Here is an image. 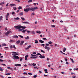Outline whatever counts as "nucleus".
<instances>
[{
	"label": "nucleus",
	"mask_w": 78,
	"mask_h": 78,
	"mask_svg": "<svg viewBox=\"0 0 78 78\" xmlns=\"http://www.w3.org/2000/svg\"><path fill=\"white\" fill-rule=\"evenodd\" d=\"M4 61V60L0 59V62H3Z\"/></svg>",
	"instance_id": "nucleus-49"
},
{
	"label": "nucleus",
	"mask_w": 78,
	"mask_h": 78,
	"mask_svg": "<svg viewBox=\"0 0 78 78\" xmlns=\"http://www.w3.org/2000/svg\"><path fill=\"white\" fill-rule=\"evenodd\" d=\"M15 1H16V2H20V1L19 0H14Z\"/></svg>",
	"instance_id": "nucleus-56"
},
{
	"label": "nucleus",
	"mask_w": 78,
	"mask_h": 78,
	"mask_svg": "<svg viewBox=\"0 0 78 78\" xmlns=\"http://www.w3.org/2000/svg\"><path fill=\"white\" fill-rule=\"evenodd\" d=\"M37 41V40H36L35 41V44H37L38 42V41Z\"/></svg>",
	"instance_id": "nucleus-19"
},
{
	"label": "nucleus",
	"mask_w": 78,
	"mask_h": 78,
	"mask_svg": "<svg viewBox=\"0 0 78 78\" xmlns=\"http://www.w3.org/2000/svg\"><path fill=\"white\" fill-rule=\"evenodd\" d=\"M41 47H44L45 46V44H43L41 45Z\"/></svg>",
	"instance_id": "nucleus-37"
},
{
	"label": "nucleus",
	"mask_w": 78,
	"mask_h": 78,
	"mask_svg": "<svg viewBox=\"0 0 78 78\" xmlns=\"http://www.w3.org/2000/svg\"><path fill=\"white\" fill-rule=\"evenodd\" d=\"M32 33L33 34H35V32L34 31H32Z\"/></svg>",
	"instance_id": "nucleus-46"
},
{
	"label": "nucleus",
	"mask_w": 78,
	"mask_h": 78,
	"mask_svg": "<svg viewBox=\"0 0 78 78\" xmlns=\"http://www.w3.org/2000/svg\"><path fill=\"white\" fill-rule=\"evenodd\" d=\"M0 70L1 71V72H3V69L2 68V67L0 68Z\"/></svg>",
	"instance_id": "nucleus-38"
},
{
	"label": "nucleus",
	"mask_w": 78,
	"mask_h": 78,
	"mask_svg": "<svg viewBox=\"0 0 78 78\" xmlns=\"http://www.w3.org/2000/svg\"><path fill=\"white\" fill-rule=\"evenodd\" d=\"M20 42V41H17V42H16V43L17 44H19V43Z\"/></svg>",
	"instance_id": "nucleus-20"
},
{
	"label": "nucleus",
	"mask_w": 78,
	"mask_h": 78,
	"mask_svg": "<svg viewBox=\"0 0 78 78\" xmlns=\"http://www.w3.org/2000/svg\"><path fill=\"white\" fill-rule=\"evenodd\" d=\"M13 48H15V49H16V46H15V45H13Z\"/></svg>",
	"instance_id": "nucleus-42"
},
{
	"label": "nucleus",
	"mask_w": 78,
	"mask_h": 78,
	"mask_svg": "<svg viewBox=\"0 0 78 78\" xmlns=\"http://www.w3.org/2000/svg\"><path fill=\"white\" fill-rule=\"evenodd\" d=\"M12 54H13V55H16L17 54V53L16 52H12Z\"/></svg>",
	"instance_id": "nucleus-16"
},
{
	"label": "nucleus",
	"mask_w": 78,
	"mask_h": 78,
	"mask_svg": "<svg viewBox=\"0 0 78 78\" xmlns=\"http://www.w3.org/2000/svg\"><path fill=\"white\" fill-rule=\"evenodd\" d=\"M8 5H9V4H7L6 5V6H8Z\"/></svg>",
	"instance_id": "nucleus-64"
},
{
	"label": "nucleus",
	"mask_w": 78,
	"mask_h": 78,
	"mask_svg": "<svg viewBox=\"0 0 78 78\" xmlns=\"http://www.w3.org/2000/svg\"><path fill=\"white\" fill-rule=\"evenodd\" d=\"M28 57V55H27L25 56V60H27V58Z\"/></svg>",
	"instance_id": "nucleus-11"
},
{
	"label": "nucleus",
	"mask_w": 78,
	"mask_h": 78,
	"mask_svg": "<svg viewBox=\"0 0 78 78\" xmlns=\"http://www.w3.org/2000/svg\"><path fill=\"white\" fill-rule=\"evenodd\" d=\"M30 47H31V45H30L28 46V47H27V48H26V49L28 50V49H29L30 48Z\"/></svg>",
	"instance_id": "nucleus-12"
},
{
	"label": "nucleus",
	"mask_w": 78,
	"mask_h": 78,
	"mask_svg": "<svg viewBox=\"0 0 78 78\" xmlns=\"http://www.w3.org/2000/svg\"><path fill=\"white\" fill-rule=\"evenodd\" d=\"M20 37H21V38H23V36L21 35H18Z\"/></svg>",
	"instance_id": "nucleus-26"
},
{
	"label": "nucleus",
	"mask_w": 78,
	"mask_h": 78,
	"mask_svg": "<svg viewBox=\"0 0 78 78\" xmlns=\"http://www.w3.org/2000/svg\"><path fill=\"white\" fill-rule=\"evenodd\" d=\"M28 75H33V74L31 73H28Z\"/></svg>",
	"instance_id": "nucleus-47"
},
{
	"label": "nucleus",
	"mask_w": 78,
	"mask_h": 78,
	"mask_svg": "<svg viewBox=\"0 0 78 78\" xmlns=\"http://www.w3.org/2000/svg\"><path fill=\"white\" fill-rule=\"evenodd\" d=\"M70 59H71L72 62H73V59L70 58Z\"/></svg>",
	"instance_id": "nucleus-58"
},
{
	"label": "nucleus",
	"mask_w": 78,
	"mask_h": 78,
	"mask_svg": "<svg viewBox=\"0 0 78 78\" xmlns=\"http://www.w3.org/2000/svg\"><path fill=\"white\" fill-rule=\"evenodd\" d=\"M39 42H41V43H44V41L41 40H40L39 41Z\"/></svg>",
	"instance_id": "nucleus-15"
},
{
	"label": "nucleus",
	"mask_w": 78,
	"mask_h": 78,
	"mask_svg": "<svg viewBox=\"0 0 78 78\" xmlns=\"http://www.w3.org/2000/svg\"><path fill=\"white\" fill-rule=\"evenodd\" d=\"M10 74H11V73H6L5 74V75H10Z\"/></svg>",
	"instance_id": "nucleus-33"
},
{
	"label": "nucleus",
	"mask_w": 78,
	"mask_h": 78,
	"mask_svg": "<svg viewBox=\"0 0 78 78\" xmlns=\"http://www.w3.org/2000/svg\"><path fill=\"white\" fill-rule=\"evenodd\" d=\"M19 19H20V18L19 17L14 18L15 20H19Z\"/></svg>",
	"instance_id": "nucleus-24"
},
{
	"label": "nucleus",
	"mask_w": 78,
	"mask_h": 78,
	"mask_svg": "<svg viewBox=\"0 0 78 78\" xmlns=\"http://www.w3.org/2000/svg\"><path fill=\"white\" fill-rule=\"evenodd\" d=\"M23 23H28V22H23Z\"/></svg>",
	"instance_id": "nucleus-44"
},
{
	"label": "nucleus",
	"mask_w": 78,
	"mask_h": 78,
	"mask_svg": "<svg viewBox=\"0 0 78 78\" xmlns=\"http://www.w3.org/2000/svg\"><path fill=\"white\" fill-rule=\"evenodd\" d=\"M23 75H27L28 74H27V73L26 72H24L23 73Z\"/></svg>",
	"instance_id": "nucleus-45"
},
{
	"label": "nucleus",
	"mask_w": 78,
	"mask_h": 78,
	"mask_svg": "<svg viewBox=\"0 0 78 78\" xmlns=\"http://www.w3.org/2000/svg\"><path fill=\"white\" fill-rule=\"evenodd\" d=\"M22 9V8L21 7H20V6H19V7H18V9Z\"/></svg>",
	"instance_id": "nucleus-29"
},
{
	"label": "nucleus",
	"mask_w": 78,
	"mask_h": 78,
	"mask_svg": "<svg viewBox=\"0 0 78 78\" xmlns=\"http://www.w3.org/2000/svg\"><path fill=\"white\" fill-rule=\"evenodd\" d=\"M41 52H42V53H45V52L44 51H43V50L41 49Z\"/></svg>",
	"instance_id": "nucleus-40"
},
{
	"label": "nucleus",
	"mask_w": 78,
	"mask_h": 78,
	"mask_svg": "<svg viewBox=\"0 0 78 78\" xmlns=\"http://www.w3.org/2000/svg\"><path fill=\"white\" fill-rule=\"evenodd\" d=\"M10 42H16V41L14 40H10L9 41Z\"/></svg>",
	"instance_id": "nucleus-18"
},
{
	"label": "nucleus",
	"mask_w": 78,
	"mask_h": 78,
	"mask_svg": "<svg viewBox=\"0 0 78 78\" xmlns=\"http://www.w3.org/2000/svg\"><path fill=\"white\" fill-rule=\"evenodd\" d=\"M32 16H34L35 14H34V12L32 13Z\"/></svg>",
	"instance_id": "nucleus-51"
},
{
	"label": "nucleus",
	"mask_w": 78,
	"mask_h": 78,
	"mask_svg": "<svg viewBox=\"0 0 78 78\" xmlns=\"http://www.w3.org/2000/svg\"><path fill=\"white\" fill-rule=\"evenodd\" d=\"M49 44H52V42L51 41H49L48 42Z\"/></svg>",
	"instance_id": "nucleus-39"
},
{
	"label": "nucleus",
	"mask_w": 78,
	"mask_h": 78,
	"mask_svg": "<svg viewBox=\"0 0 78 78\" xmlns=\"http://www.w3.org/2000/svg\"><path fill=\"white\" fill-rule=\"evenodd\" d=\"M23 43H24V41H21L20 43V45H23Z\"/></svg>",
	"instance_id": "nucleus-10"
},
{
	"label": "nucleus",
	"mask_w": 78,
	"mask_h": 78,
	"mask_svg": "<svg viewBox=\"0 0 78 78\" xmlns=\"http://www.w3.org/2000/svg\"><path fill=\"white\" fill-rule=\"evenodd\" d=\"M32 54H36V52H34L32 53Z\"/></svg>",
	"instance_id": "nucleus-59"
},
{
	"label": "nucleus",
	"mask_w": 78,
	"mask_h": 78,
	"mask_svg": "<svg viewBox=\"0 0 78 78\" xmlns=\"http://www.w3.org/2000/svg\"><path fill=\"white\" fill-rule=\"evenodd\" d=\"M21 65L20 64H16L15 65V66L16 67H19L20 66H21Z\"/></svg>",
	"instance_id": "nucleus-7"
},
{
	"label": "nucleus",
	"mask_w": 78,
	"mask_h": 78,
	"mask_svg": "<svg viewBox=\"0 0 78 78\" xmlns=\"http://www.w3.org/2000/svg\"><path fill=\"white\" fill-rule=\"evenodd\" d=\"M30 2H33L32 0H29L28 1V3H30Z\"/></svg>",
	"instance_id": "nucleus-28"
},
{
	"label": "nucleus",
	"mask_w": 78,
	"mask_h": 78,
	"mask_svg": "<svg viewBox=\"0 0 78 78\" xmlns=\"http://www.w3.org/2000/svg\"><path fill=\"white\" fill-rule=\"evenodd\" d=\"M31 31H29V30H27V33H30Z\"/></svg>",
	"instance_id": "nucleus-57"
},
{
	"label": "nucleus",
	"mask_w": 78,
	"mask_h": 78,
	"mask_svg": "<svg viewBox=\"0 0 78 78\" xmlns=\"http://www.w3.org/2000/svg\"><path fill=\"white\" fill-rule=\"evenodd\" d=\"M73 78H76V76H73Z\"/></svg>",
	"instance_id": "nucleus-63"
},
{
	"label": "nucleus",
	"mask_w": 78,
	"mask_h": 78,
	"mask_svg": "<svg viewBox=\"0 0 78 78\" xmlns=\"http://www.w3.org/2000/svg\"><path fill=\"white\" fill-rule=\"evenodd\" d=\"M37 55H41V54H40L39 53L37 54Z\"/></svg>",
	"instance_id": "nucleus-53"
},
{
	"label": "nucleus",
	"mask_w": 78,
	"mask_h": 78,
	"mask_svg": "<svg viewBox=\"0 0 78 78\" xmlns=\"http://www.w3.org/2000/svg\"><path fill=\"white\" fill-rule=\"evenodd\" d=\"M23 12H22L19 13L20 16H22V15H23Z\"/></svg>",
	"instance_id": "nucleus-21"
},
{
	"label": "nucleus",
	"mask_w": 78,
	"mask_h": 78,
	"mask_svg": "<svg viewBox=\"0 0 78 78\" xmlns=\"http://www.w3.org/2000/svg\"><path fill=\"white\" fill-rule=\"evenodd\" d=\"M34 56L35 57H34V59H36V58H37V55H35Z\"/></svg>",
	"instance_id": "nucleus-30"
},
{
	"label": "nucleus",
	"mask_w": 78,
	"mask_h": 78,
	"mask_svg": "<svg viewBox=\"0 0 78 78\" xmlns=\"http://www.w3.org/2000/svg\"><path fill=\"white\" fill-rule=\"evenodd\" d=\"M2 46H6V44L5 43L3 44H2Z\"/></svg>",
	"instance_id": "nucleus-22"
},
{
	"label": "nucleus",
	"mask_w": 78,
	"mask_h": 78,
	"mask_svg": "<svg viewBox=\"0 0 78 78\" xmlns=\"http://www.w3.org/2000/svg\"><path fill=\"white\" fill-rule=\"evenodd\" d=\"M9 47L10 48H13V46L10 45Z\"/></svg>",
	"instance_id": "nucleus-41"
},
{
	"label": "nucleus",
	"mask_w": 78,
	"mask_h": 78,
	"mask_svg": "<svg viewBox=\"0 0 78 78\" xmlns=\"http://www.w3.org/2000/svg\"><path fill=\"white\" fill-rule=\"evenodd\" d=\"M36 55H34L33 54H31V56H36Z\"/></svg>",
	"instance_id": "nucleus-60"
},
{
	"label": "nucleus",
	"mask_w": 78,
	"mask_h": 78,
	"mask_svg": "<svg viewBox=\"0 0 78 78\" xmlns=\"http://www.w3.org/2000/svg\"><path fill=\"white\" fill-rule=\"evenodd\" d=\"M13 9H14V10H16V9H17V8H16V7H13Z\"/></svg>",
	"instance_id": "nucleus-36"
},
{
	"label": "nucleus",
	"mask_w": 78,
	"mask_h": 78,
	"mask_svg": "<svg viewBox=\"0 0 78 78\" xmlns=\"http://www.w3.org/2000/svg\"><path fill=\"white\" fill-rule=\"evenodd\" d=\"M2 66H6V65L5 64H2Z\"/></svg>",
	"instance_id": "nucleus-61"
},
{
	"label": "nucleus",
	"mask_w": 78,
	"mask_h": 78,
	"mask_svg": "<svg viewBox=\"0 0 78 78\" xmlns=\"http://www.w3.org/2000/svg\"><path fill=\"white\" fill-rule=\"evenodd\" d=\"M14 28H16V29H20L21 28H22L23 30H25L27 28V27L25 26H22L21 25H20L19 26H14Z\"/></svg>",
	"instance_id": "nucleus-2"
},
{
	"label": "nucleus",
	"mask_w": 78,
	"mask_h": 78,
	"mask_svg": "<svg viewBox=\"0 0 78 78\" xmlns=\"http://www.w3.org/2000/svg\"><path fill=\"white\" fill-rule=\"evenodd\" d=\"M32 66H36V64L34 63H33L32 64Z\"/></svg>",
	"instance_id": "nucleus-35"
},
{
	"label": "nucleus",
	"mask_w": 78,
	"mask_h": 78,
	"mask_svg": "<svg viewBox=\"0 0 78 78\" xmlns=\"http://www.w3.org/2000/svg\"><path fill=\"white\" fill-rule=\"evenodd\" d=\"M2 19H3V16H0V20H2Z\"/></svg>",
	"instance_id": "nucleus-31"
},
{
	"label": "nucleus",
	"mask_w": 78,
	"mask_h": 78,
	"mask_svg": "<svg viewBox=\"0 0 78 78\" xmlns=\"http://www.w3.org/2000/svg\"><path fill=\"white\" fill-rule=\"evenodd\" d=\"M13 38H18V36L17 35H13L12 36Z\"/></svg>",
	"instance_id": "nucleus-9"
},
{
	"label": "nucleus",
	"mask_w": 78,
	"mask_h": 78,
	"mask_svg": "<svg viewBox=\"0 0 78 78\" xmlns=\"http://www.w3.org/2000/svg\"><path fill=\"white\" fill-rule=\"evenodd\" d=\"M10 5L11 7H12V6H16V5L15 4H10Z\"/></svg>",
	"instance_id": "nucleus-13"
},
{
	"label": "nucleus",
	"mask_w": 78,
	"mask_h": 78,
	"mask_svg": "<svg viewBox=\"0 0 78 78\" xmlns=\"http://www.w3.org/2000/svg\"><path fill=\"white\" fill-rule=\"evenodd\" d=\"M51 25L52 27H56V26H55V25Z\"/></svg>",
	"instance_id": "nucleus-43"
},
{
	"label": "nucleus",
	"mask_w": 78,
	"mask_h": 78,
	"mask_svg": "<svg viewBox=\"0 0 78 78\" xmlns=\"http://www.w3.org/2000/svg\"><path fill=\"white\" fill-rule=\"evenodd\" d=\"M30 6V5H26V8H28V7H29V6Z\"/></svg>",
	"instance_id": "nucleus-55"
},
{
	"label": "nucleus",
	"mask_w": 78,
	"mask_h": 78,
	"mask_svg": "<svg viewBox=\"0 0 78 78\" xmlns=\"http://www.w3.org/2000/svg\"><path fill=\"white\" fill-rule=\"evenodd\" d=\"M40 58H45V56L44 55H41L39 56Z\"/></svg>",
	"instance_id": "nucleus-6"
},
{
	"label": "nucleus",
	"mask_w": 78,
	"mask_h": 78,
	"mask_svg": "<svg viewBox=\"0 0 78 78\" xmlns=\"http://www.w3.org/2000/svg\"><path fill=\"white\" fill-rule=\"evenodd\" d=\"M7 69H12V68L9 67H7Z\"/></svg>",
	"instance_id": "nucleus-50"
},
{
	"label": "nucleus",
	"mask_w": 78,
	"mask_h": 78,
	"mask_svg": "<svg viewBox=\"0 0 78 78\" xmlns=\"http://www.w3.org/2000/svg\"><path fill=\"white\" fill-rule=\"evenodd\" d=\"M66 48H65L63 49V52H65V51H66Z\"/></svg>",
	"instance_id": "nucleus-23"
},
{
	"label": "nucleus",
	"mask_w": 78,
	"mask_h": 78,
	"mask_svg": "<svg viewBox=\"0 0 78 78\" xmlns=\"http://www.w3.org/2000/svg\"><path fill=\"white\" fill-rule=\"evenodd\" d=\"M43 40H46V41H47V39L45 38H43Z\"/></svg>",
	"instance_id": "nucleus-52"
},
{
	"label": "nucleus",
	"mask_w": 78,
	"mask_h": 78,
	"mask_svg": "<svg viewBox=\"0 0 78 78\" xmlns=\"http://www.w3.org/2000/svg\"><path fill=\"white\" fill-rule=\"evenodd\" d=\"M10 31H8L7 32L5 33V35H8V34H9V33H10Z\"/></svg>",
	"instance_id": "nucleus-8"
},
{
	"label": "nucleus",
	"mask_w": 78,
	"mask_h": 78,
	"mask_svg": "<svg viewBox=\"0 0 78 78\" xmlns=\"http://www.w3.org/2000/svg\"><path fill=\"white\" fill-rule=\"evenodd\" d=\"M36 33H38V34H41V32L38 31L36 32Z\"/></svg>",
	"instance_id": "nucleus-34"
},
{
	"label": "nucleus",
	"mask_w": 78,
	"mask_h": 78,
	"mask_svg": "<svg viewBox=\"0 0 78 78\" xmlns=\"http://www.w3.org/2000/svg\"><path fill=\"white\" fill-rule=\"evenodd\" d=\"M27 31V30H24L23 31H22V33H25V32H26V31Z\"/></svg>",
	"instance_id": "nucleus-14"
},
{
	"label": "nucleus",
	"mask_w": 78,
	"mask_h": 78,
	"mask_svg": "<svg viewBox=\"0 0 78 78\" xmlns=\"http://www.w3.org/2000/svg\"><path fill=\"white\" fill-rule=\"evenodd\" d=\"M34 78H35L37 77V75H34L33 76Z\"/></svg>",
	"instance_id": "nucleus-32"
},
{
	"label": "nucleus",
	"mask_w": 78,
	"mask_h": 78,
	"mask_svg": "<svg viewBox=\"0 0 78 78\" xmlns=\"http://www.w3.org/2000/svg\"><path fill=\"white\" fill-rule=\"evenodd\" d=\"M9 13H8L7 14V15L5 16V17L6 19H8V17H9Z\"/></svg>",
	"instance_id": "nucleus-5"
},
{
	"label": "nucleus",
	"mask_w": 78,
	"mask_h": 78,
	"mask_svg": "<svg viewBox=\"0 0 78 78\" xmlns=\"http://www.w3.org/2000/svg\"><path fill=\"white\" fill-rule=\"evenodd\" d=\"M22 59H23V58H21L20 59V61H22Z\"/></svg>",
	"instance_id": "nucleus-62"
},
{
	"label": "nucleus",
	"mask_w": 78,
	"mask_h": 78,
	"mask_svg": "<svg viewBox=\"0 0 78 78\" xmlns=\"http://www.w3.org/2000/svg\"><path fill=\"white\" fill-rule=\"evenodd\" d=\"M21 19H22V20H25V18H23L22 17H21Z\"/></svg>",
	"instance_id": "nucleus-27"
},
{
	"label": "nucleus",
	"mask_w": 78,
	"mask_h": 78,
	"mask_svg": "<svg viewBox=\"0 0 78 78\" xmlns=\"http://www.w3.org/2000/svg\"><path fill=\"white\" fill-rule=\"evenodd\" d=\"M38 7H36L34 8H27L24 9V11L25 12H27L29 11H32L33 12L35 11V9H38Z\"/></svg>",
	"instance_id": "nucleus-1"
},
{
	"label": "nucleus",
	"mask_w": 78,
	"mask_h": 78,
	"mask_svg": "<svg viewBox=\"0 0 78 78\" xmlns=\"http://www.w3.org/2000/svg\"><path fill=\"white\" fill-rule=\"evenodd\" d=\"M17 30H18V31H22L23 30L22 29H17Z\"/></svg>",
	"instance_id": "nucleus-17"
},
{
	"label": "nucleus",
	"mask_w": 78,
	"mask_h": 78,
	"mask_svg": "<svg viewBox=\"0 0 78 78\" xmlns=\"http://www.w3.org/2000/svg\"><path fill=\"white\" fill-rule=\"evenodd\" d=\"M12 15H14V14H15V12H12Z\"/></svg>",
	"instance_id": "nucleus-48"
},
{
	"label": "nucleus",
	"mask_w": 78,
	"mask_h": 78,
	"mask_svg": "<svg viewBox=\"0 0 78 78\" xmlns=\"http://www.w3.org/2000/svg\"><path fill=\"white\" fill-rule=\"evenodd\" d=\"M45 45L46 46H49V44L47 43Z\"/></svg>",
	"instance_id": "nucleus-54"
},
{
	"label": "nucleus",
	"mask_w": 78,
	"mask_h": 78,
	"mask_svg": "<svg viewBox=\"0 0 78 78\" xmlns=\"http://www.w3.org/2000/svg\"><path fill=\"white\" fill-rule=\"evenodd\" d=\"M5 3V2H2L0 3V5H2L3 4H4Z\"/></svg>",
	"instance_id": "nucleus-25"
},
{
	"label": "nucleus",
	"mask_w": 78,
	"mask_h": 78,
	"mask_svg": "<svg viewBox=\"0 0 78 78\" xmlns=\"http://www.w3.org/2000/svg\"><path fill=\"white\" fill-rule=\"evenodd\" d=\"M44 48L45 49H46V50H47L48 51H49V50H50V47H48L47 46L45 47Z\"/></svg>",
	"instance_id": "nucleus-4"
},
{
	"label": "nucleus",
	"mask_w": 78,
	"mask_h": 78,
	"mask_svg": "<svg viewBox=\"0 0 78 78\" xmlns=\"http://www.w3.org/2000/svg\"><path fill=\"white\" fill-rule=\"evenodd\" d=\"M12 56H13L12 57V58L13 59H19V57L17 55H19V54H16V55H14V54H12Z\"/></svg>",
	"instance_id": "nucleus-3"
}]
</instances>
